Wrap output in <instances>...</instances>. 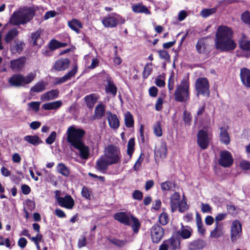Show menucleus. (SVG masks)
Segmentation results:
<instances>
[{"instance_id":"obj_1","label":"nucleus","mask_w":250,"mask_h":250,"mask_svg":"<svg viewBox=\"0 0 250 250\" xmlns=\"http://www.w3.org/2000/svg\"><path fill=\"white\" fill-rule=\"evenodd\" d=\"M66 133L68 143L78 150L76 154L81 159L87 160L90 155V149L83 141L85 131L71 126L68 128Z\"/></svg>"},{"instance_id":"obj_2","label":"nucleus","mask_w":250,"mask_h":250,"mask_svg":"<svg viewBox=\"0 0 250 250\" xmlns=\"http://www.w3.org/2000/svg\"><path fill=\"white\" fill-rule=\"evenodd\" d=\"M233 31L226 26L218 27L214 40L215 47L221 52H228L234 50L236 44L232 39Z\"/></svg>"},{"instance_id":"obj_3","label":"nucleus","mask_w":250,"mask_h":250,"mask_svg":"<svg viewBox=\"0 0 250 250\" xmlns=\"http://www.w3.org/2000/svg\"><path fill=\"white\" fill-rule=\"evenodd\" d=\"M122 155L120 149L114 145H109L105 148L104 154L96 162V169L104 172L109 166L121 163Z\"/></svg>"},{"instance_id":"obj_4","label":"nucleus","mask_w":250,"mask_h":250,"mask_svg":"<svg viewBox=\"0 0 250 250\" xmlns=\"http://www.w3.org/2000/svg\"><path fill=\"white\" fill-rule=\"evenodd\" d=\"M35 15V11L30 7H23L14 12L9 22L14 25L24 24L30 21Z\"/></svg>"},{"instance_id":"obj_5","label":"nucleus","mask_w":250,"mask_h":250,"mask_svg":"<svg viewBox=\"0 0 250 250\" xmlns=\"http://www.w3.org/2000/svg\"><path fill=\"white\" fill-rule=\"evenodd\" d=\"M189 83L188 77L184 78L180 83L177 85L174 92V100L181 103H186L189 100Z\"/></svg>"},{"instance_id":"obj_6","label":"nucleus","mask_w":250,"mask_h":250,"mask_svg":"<svg viewBox=\"0 0 250 250\" xmlns=\"http://www.w3.org/2000/svg\"><path fill=\"white\" fill-rule=\"evenodd\" d=\"M36 72H30L26 76L21 74H16L9 78L8 82L13 86H24L25 85L32 83L36 78Z\"/></svg>"},{"instance_id":"obj_7","label":"nucleus","mask_w":250,"mask_h":250,"mask_svg":"<svg viewBox=\"0 0 250 250\" xmlns=\"http://www.w3.org/2000/svg\"><path fill=\"white\" fill-rule=\"evenodd\" d=\"M209 82L206 78H198L195 83V88L197 91V96L201 95L208 98L210 95Z\"/></svg>"},{"instance_id":"obj_8","label":"nucleus","mask_w":250,"mask_h":250,"mask_svg":"<svg viewBox=\"0 0 250 250\" xmlns=\"http://www.w3.org/2000/svg\"><path fill=\"white\" fill-rule=\"evenodd\" d=\"M60 191H55V199L58 204L61 207L67 209H72L75 205V201L73 198L68 194H66L64 197L59 195Z\"/></svg>"},{"instance_id":"obj_9","label":"nucleus","mask_w":250,"mask_h":250,"mask_svg":"<svg viewBox=\"0 0 250 250\" xmlns=\"http://www.w3.org/2000/svg\"><path fill=\"white\" fill-rule=\"evenodd\" d=\"M180 240L174 237L164 240L160 245L158 250H178L180 248Z\"/></svg>"},{"instance_id":"obj_10","label":"nucleus","mask_w":250,"mask_h":250,"mask_svg":"<svg viewBox=\"0 0 250 250\" xmlns=\"http://www.w3.org/2000/svg\"><path fill=\"white\" fill-rule=\"evenodd\" d=\"M122 21V18L116 13L104 17L102 20L103 24L105 27H115Z\"/></svg>"},{"instance_id":"obj_11","label":"nucleus","mask_w":250,"mask_h":250,"mask_svg":"<svg viewBox=\"0 0 250 250\" xmlns=\"http://www.w3.org/2000/svg\"><path fill=\"white\" fill-rule=\"evenodd\" d=\"M150 235L152 242L157 244L161 241L164 236V229L159 225L154 224L150 229Z\"/></svg>"},{"instance_id":"obj_12","label":"nucleus","mask_w":250,"mask_h":250,"mask_svg":"<svg viewBox=\"0 0 250 250\" xmlns=\"http://www.w3.org/2000/svg\"><path fill=\"white\" fill-rule=\"evenodd\" d=\"M242 234V225L238 220H234L231 225L230 229V239L232 242H235L239 239Z\"/></svg>"},{"instance_id":"obj_13","label":"nucleus","mask_w":250,"mask_h":250,"mask_svg":"<svg viewBox=\"0 0 250 250\" xmlns=\"http://www.w3.org/2000/svg\"><path fill=\"white\" fill-rule=\"evenodd\" d=\"M233 160L231 153L227 151H222L220 153V158L218 160L219 164L224 167H229L233 163Z\"/></svg>"},{"instance_id":"obj_14","label":"nucleus","mask_w":250,"mask_h":250,"mask_svg":"<svg viewBox=\"0 0 250 250\" xmlns=\"http://www.w3.org/2000/svg\"><path fill=\"white\" fill-rule=\"evenodd\" d=\"M209 138L208 133L204 130L199 131L197 134V144L203 149H206L209 144Z\"/></svg>"},{"instance_id":"obj_15","label":"nucleus","mask_w":250,"mask_h":250,"mask_svg":"<svg viewBox=\"0 0 250 250\" xmlns=\"http://www.w3.org/2000/svg\"><path fill=\"white\" fill-rule=\"evenodd\" d=\"M26 62V59L24 57L11 60L10 62V68L13 72L21 71L24 67Z\"/></svg>"},{"instance_id":"obj_16","label":"nucleus","mask_w":250,"mask_h":250,"mask_svg":"<svg viewBox=\"0 0 250 250\" xmlns=\"http://www.w3.org/2000/svg\"><path fill=\"white\" fill-rule=\"evenodd\" d=\"M70 64V61L67 58H61L54 63L53 68L58 71H62L66 70Z\"/></svg>"},{"instance_id":"obj_17","label":"nucleus","mask_w":250,"mask_h":250,"mask_svg":"<svg viewBox=\"0 0 250 250\" xmlns=\"http://www.w3.org/2000/svg\"><path fill=\"white\" fill-rule=\"evenodd\" d=\"M78 71V66L75 64L73 68L68 71L64 76L56 78V84H60L64 83L70 80L72 77H74Z\"/></svg>"},{"instance_id":"obj_18","label":"nucleus","mask_w":250,"mask_h":250,"mask_svg":"<svg viewBox=\"0 0 250 250\" xmlns=\"http://www.w3.org/2000/svg\"><path fill=\"white\" fill-rule=\"evenodd\" d=\"M114 219L121 223L130 226V215H128L125 212H119L114 214Z\"/></svg>"},{"instance_id":"obj_19","label":"nucleus","mask_w":250,"mask_h":250,"mask_svg":"<svg viewBox=\"0 0 250 250\" xmlns=\"http://www.w3.org/2000/svg\"><path fill=\"white\" fill-rule=\"evenodd\" d=\"M240 76L243 84L246 87H250V70L247 68L240 69Z\"/></svg>"},{"instance_id":"obj_20","label":"nucleus","mask_w":250,"mask_h":250,"mask_svg":"<svg viewBox=\"0 0 250 250\" xmlns=\"http://www.w3.org/2000/svg\"><path fill=\"white\" fill-rule=\"evenodd\" d=\"M106 114L109 126L114 129H118L120 126V121L117 116L110 111H107Z\"/></svg>"},{"instance_id":"obj_21","label":"nucleus","mask_w":250,"mask_h":250,"mask_svg":"<svg viewBox=\"0 0 250 250\" xmlns=\"http://www.w3.org/2000/svg\"><path fill=\"white\" fill-rule=\"evenodd\" d=\"M59 96V91L58 89H52L42 94L41 100L43 102L49 101L58 98Z\"/></svg>"},{"instance_id":"obj_22","label":"nucleus","mask_w":250,"mask_h":250,"mask_svg":"<svg viewBox=\"0 0 250 250\" xmlns=\"http://www.w3.org/2000/svg\"><path fill=\"white\" fill-rule=\"evenodd\" d=\"M62 105V102L61 100L49 102L43 104L42 108L45 110H57Z\"/></svg>"},{"instance_id":"obj_23","label":"nucleus","mask_w":250,"mask_h":250,"mask_svg":"<svg viewBox=\"0 0 250 250\" xmlns=\"http://www.w3.org/2000/svg\"><path fill=\"white\" fill-rule=\"evenodd\" d=\"M206 242L202 239H197L191 242L188 245L189 250H200L206 246Z\"/></svg>"},{"instance_id":"obj_24","label":"nucleus","mask_w":250,"mask_h":250,"mask_svg":"<svg viewBox=\"0 0 250 250\" xmlns=\"http://www.w3.org/2000/svg\"><path fill=\"white\" fill-rule=\"evenodd\" d=\"M180 195L178 192H175L170 197V207L172 212H175L180 203Z\"/></svg>"},{"instance_id":"obj_25","label":"nucleus","mask_w":250,"mask_h":250,"mask_svg":"<svg viewBox=\"0 0 250 250\" xmlns=\"http://www.w3.org/2000/svg\"><path fill=\"white\" fill-rule=\"evenodd\" d=\"M68 26L77 34H79L80 32V29H82L83 27L82 22L76 19H73L71 21H68Z\"/></svg>"},{"instance_id":"obj_26","label":"nucleus","mask_w":250,"mask_h":250,"mask_svg":"<svg viewBox=\"0 0 250 250\" xmlns=\"http://www.w3.org/2000/svg\"><path fill=\"white\" fill-rule=\"evenodd\" d=\"M106 81L107 82V85L105 88L106 93H110L113 96H115L117 92L116 86L114 84L113 82L111 80L110 78H107Z\"/></svg>"},{"instance_id":"obj_27","label":"nucleus","mask_w":250,"mask_h":250,"mask_svg":"<svg viewBox=\"0 0 250 250\" xmlns=\"http://www.w3.org/2000/svg\"><path fill=\"white\" fill-rule=\"evenodd\" d=\"M224 234L223 227L222 223L215 224V228L211 231L210 236L213 238H217Z\"/></svg>"},{"instance_id":"obj_28","label":"nucleus","mask_w":250,"mask_h":250,"mask_svg":"<svg viewBox=\"0 0 250 250\" xmlns=\"http://www.w3.org/2000/svg\"><path fill=\"white\" fill-rule=\"evenodd\" d=\"M131 8L132 10L135 13H144L147 15L151 14L150 10L147 7L141 3L134 4Z\"/></svg>"},{"instance_id":"obj_29","label":"nucleus","mask_w":250,"mask_h":250,"mask_svg":"<svg viewBox=\"0 0 250 250\" xmlns=\"http://www.w3.org/2000/svg\"><path fill=\"white\" fill-rule=\"evenodd\" d=\"M24 45L25 43L23 42L15 41L10 46V51L13 54H20L22 51Z\"/></svg>"},{"instance_id":"obj_30","label":"nucleus","mask_w":250,"mask_h":250,"mask_svg":"<svg viewBox=\"0 0 250 250\" xmlns=\"http://www.w3.org/2000/svg\"><path fill=\"white\" fill-rule=\"evenodd\" d=\"M42 33V30L39 29L35 32H33L31 35V38L34 46L39 45L42 42V40L41 35Z\"/></svg>"},{"instance_id":"obj_31","label":"nucleus","mask_w":250,"mask_h":250,"mask_svg":"<svg viewBox=\"0 0 250 250\" xmlns=\"http://www.w3.org/2000/svg\"><path fill=\"white\" fill-rule=\"evenodd\" d=\"M23 140L35 146L43 143L42 141L37 135H26L24 137Z\"/></svg>"},{"instance_id":"obj_32","label":"nucleus","mask_w":250,"mask_h":250,"mask_svg":"<svg viewBox=\"0 0 250 250\" xmlns=\"http://www.w3.org/2000/svg\"><path fill=\"white\" fill-rule=\"evenodd\" d=\"M98 97L96 94L93 93L84 97L85 102L88 108H92L98 100Z\"/></svg>"},{"instance_id":"obj_33","label":"nucleus","mask_w":250,"mask_h":250,"mask_svg":"<svg viewBox=\"0 0 250 250\" xmlns=\"http://www.w3.org/2000/svg\"><path fill=\"white\" fill-rule=\"evenodd\" d=\"M47 85V83L43 81H41L37 83L30 89V92L35 93H39L43 91Z\"/></svg>"},{"instance_id":"obj_34","label":"nucleus","mask_w":250,"mask_h":250,"mask_svg":"<svg viewBox=\"0 0 250 250\" xmlns=\"http://www.w3.org/2000/svg\"><path fill=\"white\" fill-rule=\"evenodd\" d=\"M130 221L132 222V225H130L133 232L138 233L141 228V223L138 218L132 215H130Z\"/></svg>"},{"instance_id":"obj_35","label":"nucleus","mask_w":250,"mask_h":250,"mask_svg":"<svg viewBox=\"0 0 250 250\" xmlns=\"http://www.w3.org/2000/svg\"><path fill=\"white\" fill-rule=\"evenodd\" d=\"M240 48L245 51H250V41L247 39L245 35H243L242 38L239 41Z\"/></svg>"},{"instance_id":"obj_36","label":"nucleus","mask_w":250,"mask_h":250,"mask_svg":"<svg viewBox=\"0 0 250 250\" xmlns=\"http://www.w3.org/2000/svg\"><path fill=\"white\" fill-rule=\"evenodd\" d=\"M105 112V107L104 105L98 104L94 110V119H101L104 115Z\"/></svg>"},{"instance_id":"obj_37","label":"nucleus","mask_w":250,"mask_h":250,"mask_svg":"<svg viewBox=\"0 0 250 250\" xmlns=\"http://www.w3.org/2000/svg\"><path fill=\"white\" fill-rule=\"evenodd\" d=\"M178 233L183 239H188L191 235L192 229L190 227H186L185 228L182 226L181 230L178 231Z\"/></svg>"},{"instance_id":"obj_38","label":"nucleus","mask_w":250,"mask_h":250,"mask_svg":"<svg viewBox=\"0 0 250 250\" xmlns=\"http://www.w3.org/2000/svg\"><path fill=\"white\" fill-rule=\"evenodd\" d=\"M220 141L225 145H228L230 143L229 136L225 128H220Z\"/></svg>"},{"instance_id":"obj_39","label":"nucleus","mask_w":250,"mask_h":250,"mask_svg":"<svg viewBox=\"0 0 250 250\" xmlns=\"http://www.w3.org/2000/svg\"><path fill=\"white\" fill-rule=\"evenodd\" d=\"M58 172L65 177H68L70 174L69 168L62 163H59L57 166Z\"/></svg>"},{"instance_id":"obj_40","label":"nucleus","mask_w":250,"mask_h":250,"mask_svg":"<svg viewBox=\"0 0 250 250\" xmlns=\"http://www.w3.org/2000/svg\"><path fill=\"white\" fill-rule=\"evenodd\" d=\"M125 126L128 128H130L134 125V120L132 115L130 112H126L125 115Z\"/></svg>"},{"instance_id":"obj_41","label":"nucleus","mask_w":250,"mask_h":250,"mask_svg":"<svg viewBox=\"0 0 250 250\" xmlns=\"http://www.w3.org/2000/svg\"><path fill=\"white\" fill-rule=\"evenodd\" d=\"M18 31L16 28H14L10 30L6 35L5 39V42L7 43L13 40V39L18 35Z\"/></svg>"},{"instance_id":"obj_42","label":"nucleus","mask_w":250,"mask_h":250,"mask_svg":"<svg viewBox=\"0 0 250 250\" xmlns=\"http://www.w3.org/2000/svg\"><path fill=\"white\" fill-rule=\"evenodd\" d=\"M135 139L134 138H130L127 143V153L129 156V159H131L132 154L134 151Z\"/></svg>"},{"instance_id":"obj_43","label":"nucleus","mask_w":250,"mask_h":250,"mask_svg":"<svg viewBox=\"0 0 250 250\" xmlns=\"http://www.w3.org/2000/svg\"><path fill=\"white\" fill-rule=\"evenodd\" d=\"M169 221L168 215L167 213L163 212L159 216V222L162 225L165 226L168 224Z\"/></svg>"},{"instance_id":"obj_44","label":"nucleus","mask_w":250,"mask_h":250,"mask_svg":"<svg viewBox=\"0 0 250 250\" xmlns=\"http://www.w3.org/2000/svg\"><path fill=\"white\" fill-rule=\"evenodd\" d=\"M216 11L217 8L216 7L208 9H204L201 11L200 15L203 18H207L210 15L215 13L216 12Z\"/></svg>"},{"instance_id":"obj_45","label":"nucleus","mask_w":250,"mask_h":250,"mask_svg":"<svg viewBox=\"0 0 250 250\" xmlns=\"http://www.w3.org/2000/svg\"><path fill=\"white\" fill-rule=\"evenodd\" d=\"M206 46L203 39L198 40L196 44V49L199 53H203L205 51Z\"/></svg>"},{"instance_id":"obj_46","label":"nucleus","mask_w":250,"mask_h":250,"mask_svg":"<svg viewBox=\"0 0 250 250\" xmlns=\"http://www.w3.org/2000/svg\"><path fill=\"white\" fill-rule=\"evenodd\" d=\"M152 71V63H147L145 66L143 77L144 79H146L151 73Z\"/></svg>"},{"instance_id":"obj_47","label":"nucleus","mask_w":250,"mask_h":250,"mask_svg":"<svg viewBox=\"0 0 250 250\" xmlns=\"http://www.w3.org/2000/svg\"><path fill=\"white\" fill-rule=\"evenodd\" d=\"M153 131L156 136L161 137L162 135V129L160 122H157L153 125Z\"/></svg>"},{"instance_id":"obj_48","label":"nucleus","mask_w":250,"mask_h":250,"mask_svg":"<svg viewBox=\"0 0 250 250\" xmlns=\"http://www.w3.org/2000/svg\"><path fill=\"white\" fill-rule=\"evenodd\" d=\"M108 240L111 243L120 248L123 247L126 243V240L116 238L108 239Z\"/></svg>"},{"instance_id":"obj_49","label":"nucleus","mask_w":250,"mask_h":250,"mask_svg":"<svg viewBox=\"0 0 250 250\" xmlns=\"http://www.w3.org/2000/svg\"><path fill=\"white\" fill-rule=\"evenodd\" d=\"M64 46L63 43L59 42L56 40H52L49 43V47L52 50Z\"/></svg>"},{"instance_id":"obj_50","label":"nucleus","mask_w":250,"mask_h":250,"mask_svg":"<svg viewBox=\"0 0 250 250\" xmlns=\"http://www.w3.org/2000/svg\"><path fill=\"white\" fill-rule=\"evenodd\" d=\"M241 20L244 23L250 27V13L249 11H245L241 15Z\"/></svg>"},{"instance_id":"obj_51","label":"nucleus","mask_w":250,"mask_h":250,"mask_svg":"<svg viewBox=\"0 0 250 250\" xmlns=\"http://www.w3.org/2000/svg\"><path fill=\"white\" fill-rule=\"evenodd\" d=\"M81 194L83 197L86 199H90L92 195V192L90 189L86 187H83L81 191Z\"/></svg>"},{"instance_id":"obj_52","label":"nucleus","mask_w":250,"mask_h":250,"mask_svg":"<svg viewBox=\"0 0 250 250\" xmlns=\"http://www.w3.org/2000/svg\"><path fill=\"white\" fill-rule=\"evenodd\" d=\"M157 154L159 155L161 158H165L167 154V148L165 144L162 145L159 150L157 151Z\"/></svg>"},{"instance_id":"obj_53","label":"nucleus","mask_w":250,"mask_h":250,"mask_svg":"<svg viewBox=\"0 0 250 250\" xmlns=\"http://www.w3.org/2000/svg\"><path fill=\"white\" fill-rule=\"evenodd\" d=\"M173 186L174 184L169 181L163 182L161 184V188L163 191L170 190Z\"/></svg>"},{"instance_id":"obj_54","label":"nucleus","mask_w":250,"mask_h":250,"mask_svg":"<svg viewBox=\"0 0 250 250\" xmlns=\"http://www.w3.org/2000/svg\"><path fill=\"white\" fill-rule=\"evenodd\" d=\"M57 136V134L55 131H52L46 139L45 142L48 145L52 144L55 141Z\"/></svg>"},{"instance_id":"obj_55","label":"nucleus","mask_w":250,"mask_h":250,"mask_svg":"<svg viewBox=\"0 0 250 250\" xmlns=\"http://www.w3.org/2000/svg\"><path fill=\"white\" fill-rule=\"evenodd\" d=\"M40 102H32L28 104L29 107L31 108L35 112L39 111L40 109Z\"/></svg>"},{"instance_id":"obj_56","label":"nucleus","mask_w":250,"mask_h":250,"mask_svg":"<svg viewBox=\"0 0 250 250\" xmlns=\"http://www.w3.org/2000/svg\"><path fill=\"white\" fill-rule=\"evenodd\" d=\"M158 53L159 54V57L161 59L165 60L166 61L170 59V56L168 54L167 51L165 50H160L158 51Z\"/></svg>"},{"instance_id":"obj_57","label":"nucleus","mask_w":250,"mask_h":250,"mask_svg":"<svg viewBox=\"0 0 250 250\" xmlns=\"http://www.w3.org/2000/svg\"><path fill=\"white\" fill-rule=\"evenodd\" d=\"M183 120L185 124L189 125L191 121V116L190 114L185 110L183 113Z\"/></svg>"},{"instance_id":"obj_58","label":"nucleus","mask_w":250,"mask_h":250,"mask_svg":"<svg viewBox=\"0 0 250 250\" xmlns=\"http://www.w3.org/2000/svg\"><path fill=\"white\" fill-rule=\"evenodd\" d=\"M86 238L84 236H82L79 238L77 245L79 249L86 246Z\"/></svg>"},{"instance_id":"obj_59","label":"nucleus","mask_w":250,"mask_h":250,"mask_svg":"<svg viewBox=\"0 0 250 250\" xmlns=\"http://www.w3.org/2000/svg\"><path fill=\"white\" fill-rule=\"evenodd\" d=\"M227 214V213H220L217 214L215 218V224H217V223H220L219 222L224 220Z\"/></svg>"},{"instance_id":"obj_60","label":"nucleus","mask_w":250,"mask_h":250,"mask_svg":"<svg viewBox=\"0 0 250 250\" xmlns=\"http://www.w3.org/2000/svg\"><path fill=\"white\" fill-rule=\"evenodd\" d=\"M143 193L138 190H134L132 194L133 199L137 200H141L143 198Z\"/></svg>"},{"instance_id":"obj_61","label":"nucleus","mask_w":250,"mask_h":250,"mask_svg":"<svg viewBox=\"0 0 250 250\" xmlns=\"http://www.w3.org/2000/svg\"><path fill=\"white\" fill-rule=\"evenodd\" d=\"M240 166L244 170H249L250 169V162L246 160H243L240 162Z\"/></svg>"},{"instance_id":"obj_62","label":"nucleus","mask_w":250,"mask_h":250,"mask_svg":"<svg viewBox=\"0 0 250 250\" xmlns=\"http://www.w3.org/2000/svg\"><path fill=\"white\" fill-rule=\"evenodd\" d=\"M27 243V241L24 237H21L18 241V245L19 247L22 249H24L26 247Z\"/></svg>"},{"instance_id":"obj_63","label":"nucleus","mask_w":250,"mask_h":250,"mask_svg":"<svg viewBox=\"0 0 250 250\" xmlns=\"http://www.w3.org/2000/svg\"><path fill=\"white\" fill-rule=\"evenodd\" d=\"M163 99L161 97H159L155 104V109L157 111H160L163 107Z\"/></svg>"},{"instance_id":"obj_64","label":"nucleus","mask_w":250,"mask_h":250,"mask_svg":"<svg viewBox=\"0 0 250 250\" xmlns=\"http://www.w3.org/2000/svg\"><path fill=\"white\" fill-rule=\"evenodd\" d=\"M179 211L183 212L188 209L187 203L185 201H181L178 206Z\"/></svg>"}]
</instances>
